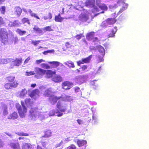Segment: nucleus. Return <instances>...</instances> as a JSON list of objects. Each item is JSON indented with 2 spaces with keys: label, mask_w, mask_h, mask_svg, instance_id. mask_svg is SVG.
Wrapping results in <instances>:
<instances>
[{
  "label": "nucleus",
  "mask_w": 149,
  "mask_h": 149,
  "mask_svg": "<svg viewBox=\"0 0 149 149\" xmlns=\"http://www.w3.org/2000/svg\"><path fill=\"white\" fill-rule=\"evenodd\" d=\"M25 104L23 102H21L22 106L18 103H16V107L18 111L19 115L22 118L25 116L27 111V108L25 105L26 104L28 107L30 108L32 107L33 104V103L30 99H26L25 100Z\"/></svg>",
  "instance_id": "nucleus-1"
},
{
  "label": "nucleus",
  "mask_w": 149,
  "mask_h": 149,
  "mask_svg": "<svg viewBox=\"0 0 149 149\" xmlns=\"http://www.w3.org/2000/svg\"><path fill=\"white\" fill-rule=\"evenodd\" d=\"M56 107L58 109H56L51 110L49 113V116H57L58 117L63 115L62 112H64L66 110V106L64 105L63 102L59 101L57 104Z\"/></svg>",
  "instance_id": "nucleus-2"
},
{
  "label": "nucleus",
  "mask_w": 149,
  "mask_h": 149,
  "mask_svg": "<svg viewBox=\"0 0 149 149\" xmlns=\"http://www.w3.org/2000/svg\"><path fill=\"white\" fill-rule=\"evenodd\" d=\"M30 118L32 119L35 120L38 118H39L40 120L44 119L45 118L47 117L45 115L40 114L37 111V109L36 108H31L30 111Z\"/></svg>",
  "instance_id": "nucleus-3"
},
{
  "label": "nucleus",
  "mask_w": 149,
  "mask_h": 149,
  "mask_svg": "<svg viewBox=\"0 0 149 149\" xmlns=\"http://www.w3.org/2000/svg\"><path fill=\"white\" fill-rule=\"evenodd\" d=\"M35 72L36 73V74L35 75V77L40 79L42 77L46 72V70L42 69L36 67L34 69Z\"/></svg>",
  "instance_id": "nucleus-4"
},
{
  "label": "nucleus",
  "mask_w": 149,
  "mask_h": 149,
  "mask_svg": "<svg viewBox=\"0 0 149 149\" xmlns=\"http://www.w3.org/2000/svg\"><path fill=\"white\" fill-rule=\"evenodd\" d=\"M0 38L3 43H5L7 40V33L3 29H1L0 31Z\"/></svg>",
  "instance_id": "nucleus-5"
},
{
  "label": "nucleus",
  "mask_w": 149,
  "mask_h": 149,
  "mask_svg": "<svg viewBox=\"0 0 149 149\" xmlns=\"http://www.w3.org/2000/svg\"><path fill=\"white\" fill-rule=\"evenodd\" d=\"M92 57V55H91L88 57L83 58L81 60H79L77 62V65L79 66L81 64H84V63H89L90 62V61L91 60Z\"/></svg>",
  "instance_id": "nucleus-6"
},
{
  "label": "nucleus",
  "mask_w": 149,
  "mask_h": 149,
  "mask_svg": "<svg viewBox=\"0 0 149 149\" xmlns=\"http://www.w3.org/2000/svg\"><path fill=\"white\" fill-rule=\"evenodd\" d=\"M73 86V84L68 81H65L62 83V88L66 90L69 89Z\"/></svg>",
  "instance_id": "nucleus-7"
},
{
  "label": "nucleus",
  "mask_w": 149,
  "mask_h": 149,
  "mask_svg": "<svg viewBox=\"0 0 149 149\" xmlns=\"http://www.w3.org/2000/svg\"><path fill=\"white\" fill-rule=\"evenodd\" d=\"M79 19L81 21L86 22L89 19V15L87 13H81L79 16Z\"/></svg>",
  "instance_id": "nucleus-8"
},
{
  "label": "nucleus",
  "mask_w": 149,
  "mask_h": 149,
  "mask_svg": "<svg viewBox=\"0 0 149 149\" xmlns=\"http://www.w3.org/2000/svg\"><path fill=\"white\" fill-rule=\"evenodd\" d=\"M39 91L38 89L34 90L31 92L29 95L31 97L36 99L39 97Z\"/></svg>",
  "instance_id": "nucleus-9"
},
{
  "label": "nucleus",
  "mask_w": 149,
  "mask_h": 149,
  "mask_svg": "<svg viewBox=\"0 0 149 149\" xmlns=\"http://www.w3.org/2000/svg\"><path fill=\"white\" fill-rule=\"evenodd\" d=\"M60 98V97H58L54 96H51L49 98V101L52 104H54L56 102L57 100Z\"/></svg>",
  "instance_id": "nucleus-10"
},
{
  "label": "nucleus",
  "mask_w": 149,
  "mask_h": 149,
  "mask_svg": "<svg viewBox=\"0 0 149 149\" xmlns=\"http://www.w3.org/2000/svg\"><path fill=\"white\" fill-rule=\"evenodd\" d=\"M54 92V90L52 88H49L45 90L44 95L45 96L48 97L53 95Z\"/></svg>",
  "instance_id": "nucleus-11"
},
{
  "label": "nucleus",
  "mask_w": 149,
  "mask_h": 149,
  "mask_svg": "<svg viewBox=\"0 0 149 149\" xmlns=\"http://www.w3.org/2000/svg\"><path fill=\"white\" fill-rule=\"evenodd\" d=\"M88 66L86 65H82L79 69H77L76 70V72L77 73L81 74L84 73L85 71L87 68Z\"/></svg>",
  "instance_id": "nucleus-12"
},
{
  "label": "nucleus",
  "mask_w": 149,
  "mask_h": 149,
  "mask_svg": "<svg viewBox=\"0 0 149 149\" xmlns=\"http://www.w3.org/2000/svg\"><path fill=\"white\" fill-rule=\"evenodd\" d=\"M52 80L55 82H60L62 80V77L58 75H55L52 78Z\"/></svg>",
  "instance_id": "nucleus-13"
},
{
  "label": "nucleus",
  "mask_w": 149,
  "mask_h": 149,
  "mask_svg": "<svg viewBox=\"0 0 149 149\" xmlns=\"http://www.w3.org/2000/svg\"><path fill=\"white\" fill-rule=\"evenodd\" d=\"M117 31V27L115 26L111 30V32L108 35V37L113 38L115 36V34Z\"/></svg>",
  "instance_id": "nucleus-14"
},
{
  "label": "nucleus",
  "mask_w": 149,
  "mask_h": 149,
  "mask_svg": "<svg viewBox=\"0 0 149 149\" xmlns=\"http://www.w3.org/2000/svg\"><path fill=\"white\" fill-rule=\"evenodd\" d=\"M95 35V32L92 31L89 32L86 34V39L87 40L92 41Z\"/></svg>",
  "instance_id": "nucleus-15"
},
{
  "label": "nucleus",
  "mask_w": 149,
  "mask_h": 149,
  "mask_svg": "<svg viewBox=\"0 0 149 149\" xmlns=\"http://www.w3.org/2000/svg\"><path fill=\"white\" fill-rule=\"evenodd\" d=\"M27 93L26 90L25 89H24L18 93L17 95L19 97L24 98L26 95Z\"/></svg>",
  "instance_id": "nucleus-16"
},
{
  "label": "nucleus",
  "mask_w": 149,
  "mask_h": 149,
  "mask_svg": "<svg viewBox=\"0 0 149 149\" xmlns=\"http://www.w3.org/2000/svg\"><path fill=\"white\" fill-rule=\"evenodd\" d=\"M9 145L13 149H20L19 144L18 143L10 142Z\"/></svg>",
  "instance_id": "nucleus-17"
},
{
  "label": "nucleus",
  "mask_w": 149,
  "mask_h": 149,
  "mask_svg": "<svg viewBox=\"0 0 149 149\" xmlns=\"http://www.w3.org/2000/svg\"><path fill=\"white\" fill-rule=\"evenodd\" d=\"M46 72L45 74V77L47 78H50L52 76L53 74H54L56 73L55 71H52V70H46Z\"/></svg>",
  "instance_id": "nucleus-18"
},
{
  "label": "nucleus",
  "mask_w": 149,
  "mask_h": 149,
  "mask_svg": "<svg viewBox=\"0 0 149 149\" xmlns=\"http://www.w3.org/2000/svg\"><path fill=\"white\" fill-rule=\"evenodd\" d=\"M14 14L17 17H19L20 15L22 10L19 7H17L14 8Z\"/></svg>",
  "instance_id": "nucleus-19"
},
{
  "label": "nucleus",
  "mask_w": 149,
  "mask_h": 149,
  "mask_svg": "<svg viewBox=\"0 0 149 149\" xmlns=\"http://www.w3.org/2000/svg\"><path fill=\"white\" fill-rule=\"evenodd\" d=\"M69 18L61 17L60 14H59L58 15L55 16L54 20L56 22H61L64 19H68Z\"/></svg>",
  "instance_id": "nucleus-20"
},
{
  "label": "nucleus",
  "mask_w": 149,
  "mask_h": 149,
  "mask_svg": "<svg viewBox=\"0 0 149 149\" xmlns=\"http://www.w3.org/2000/svg\"><path fill=\"white\" fill-rule=\"evenodd\" d=\"M77 143L79 147H81L86 145L87 141L86 140L78 139L77 141Z\"/></svg>",
  "instance_id": "nucleus-21"
},
{
  "label": "nucleus",
  "mask_w": 149,
  "mask_h": 149,
  "mask_svg": "<svg viewBox=\"0 0 149 149\" xmlns=\"http://www.w3.org/2000/svg\"><path fill=\"white\" fill-rule=\"evenodd\" d=\"M94 3L95 1L93 0H87L85 2V5L86 7H91L94 5Z\"/></svg>",
  "instance_id": "nucleus-22"
},
{
  "label": "nucleus",
  "mask_w": 149,
  "mask_h": 149,
  "mask_svg": "<svg viewBox=\"0 0 149 149\" xmlns=\"http://www.w3.org/2000/svg\"><path fill=\"white\" fill-rule=\"evenodd\" d=\"M14 60L13 59L9 58L7 59H2L0 61V63L1 64H7L8 62H13Z\"/></svg>",
  "instance_id": "nucleus-23"
},
{
  "label": "nucleus",
  "mask_w": 149,
  "mask_h": 149,
  "mask_svg": "<svg viewBox=\"0 0 149 149\" xmlns=\"http://www.w3.org/2000/svg\"><path fill=\"white\" fill-rule=\"evenodd\" d=\"M96 47L99 52L101 53V55H104L105 54V51L104 47L101 45H100L97 46Z\"/></svg>",
  "instance_id": "nucleus-24"
},
{
  "label": "nucleus",
  "mask_w": 149,
  "mask_h": 149,
  "mask_svg": "<svg viewBox=\"0 0 149 149\" xmlns=\"http://www.w3.org/2000/svg\"><path fill=\"white\" fill-rule=\"evenodd\" d=\"M8 25L10 27H17L19 26L20 23L17 21H15L13 22H10Z\"/></svg>",
  "instance_id": "nucleus-25"
},
{
  "label": "nucleus",
  "mask_w": 149,
  "mask_h": 149,
  "mask_svg": "<svg viewBox=\"0 0 149 149\" xmlns=\"http://www.w3.org/2000/svg\"><path fill=\"white\" fill-rule=\"evenodd\" d=\"M122 4L123 5V7L122 8H120V10L118 11V14H120L123 11L127 9L128 7V5L127 3H123Z\"/></svg>",
  "instance_id": "nucleus-26"
},
{
  "label": "nucleus",
  "mask_w": 149,
  "mask_h": 149,
  "mask_svg": "<svg viewBox=\"0 0 149 149\" xmlns=\"http://www.w3.org/2000/svg\"><path fill=\"white\" fill-rule=\"evenodd\" d=\"M14 60V62H12L14 64V65L18 66H19L21 63L22 59L21 58L17 59V58L15 60Z\"/></svg>",
  "instance_id": "nucleus-27"
},
{
  "label": "nucleus",
  "mask_w": 149,
  "mask_h": 149,
  "mask_svg": "<svg viewBox=\"0 0 149 149\" xmlns=\"http://www.w3.org/2000/svg\"><path fill=\"white\" fill-rule=\"evenodd\" d=\"M107 21L108 25H111L114 24L116 21V19L115 18H111L107 19Z\"/></svg>",
  "instance_id": "nucleus-28"
},
{
  "label": "nucleus",
  "mask_w": 149,
  "mask_h": 149,
  "mask_svg": "<svg viewBox=\"0 0 149 149\" xmlns=\"http://www.w3.org/2000/svg\"><path fill=\"white\" fill-rule=\"evenodd\" d=\"M61 98L63 101H70L72 100V98L71 96L66 95H62Z\"/></svg>",
  "instance_id": "nucleus-29"
},
{
  "label": "nucleus",
  "mask_w": 149,
  "mask_h": 149,
  "mask_svg": "<svg viewBox=\"0 0 149 149\" xmlns=\"http://www.w3.org/2000/svg\"><path fill=\"white\" fill-rule=\"evenodd\" d=\"M17 116L18 115L17 113L15 112L9 115L8 117V119H15L17 118Z\"/></svg>",
  "instance_id": "nucleus-30"
},
{
  "label": "nucleus",
  "mask_w": 149,
  "mask_h": 149,
  "mask_svg": "<svg viewBox=\"0 0 149 149\" xmlns=\"http://www.w3.org/2000/svg\"><path fill=\"white\" fill-rule=\"evenodd\" d=\"M49 63L53 65L55 67H57L58 65H61V67H62L63 66V65L60 63V62L58 61H52L49 62H48Z\"/></svg>",
  "instance_id": "nucleus-31"
},
{
  "label": "nucleus",
  "mask_w": 149,
  "mask_h": 149,
  "mask_svg": "<svg viewBox=\"0 0 149 149\" xmlns=\"http://www.w3.org/2000/svg\"><path fill=\"white\" fill-rule=\"evenodd\" d=\"M31 145L30 144L24 143L22 146L23 149H31Z\"/></svg>",
  "instance_id": "nucleus-32"
},
{
  "label": "nucleus",
  "mask_w": 149,
  "mask_h": 149,
  "mask_svg": "<svg viewBox=\"0 0 149 149\" xmlns=\"http://www.w3.org/2000/svg\"><path fill=\"white\" fill-rule=\"evenodd\" d=\"M64 64L70 68H73L74 67V63L73 62L71 61H69L66 62L64 63Z\"/></svg>",
  "instance_id": "nucleus-33"
},
{
  "label": "nucleus",
  "mask_w": 149,
  "mask_h": 149,
  "mask_svg": "<svg viewBox=\"0 0 149 149\" xmlns=\"http://www.w3.org/2000/svg\"><path fill=\"white\" fill-rule=\"evenodd\" d=\"M3 113L4 115H7L8 113L7 107L6 106H4L2 109Z\"/></svg>",
  "instance_id": "nucleus-34"
},
{
  "label": "nucleus",
  "mask_w": 149,
  "mask_h": 149,
  "mask_svg": "<svg viewBox=\"0 0 149 149\" xmlns=\"http://www.w3.org/2000/svg\"><path fill=\"white\" fill-rule=\"evenodd\" d=\"M52 132L50 130L47 131L45 134V137H49L51 136L52 135Z\"/></svg>",
  "instance_id": "nucleus-35"
},
{
  "label": "nucleus",
  "mask_w": 149,
  "mask_h": 149,
  "mask_svg": "<svg viewBox=\"0 0 149 149\" xmlns=\"http://www.w3.org/2000/svg\"><path fill=\"white\" fill-rule=\"evenodd\" d=\"M45 32L47 31H53V29L51 28V26H47L44 27L42 29Z\"/></svg>",
  "instance_id": "nucleus-36"
},
{
  "label": "nucleus",
  "mask_w": 149,
  "mask_h": 149,
  "mask_svg": "<svg viewBox=\"0 0 149 149\" xmlns=\"http://www.w3.org/2000/svg\"><path fill=\"white\" fill-rule=\"evenodd\" d=\"M99 7L101 10H106L108 8L107 6L104 4H102L99 6Z\"/></svg>",
  "instance_id": "nucleus-37"
},
{
  "label": "nucleus",
  "mask_w": 149,
  "mask_h": 149,
  "mask_svg": "<svg viewBox=\"0 0 149 149\" xmlns=\"http://www.w3.org/2000/svg\"><path fill=\"white\" fill-rule=\"evenodd\" d=\"M16 31L20 36H22L26 32L25 31H22L20 29H17Z\"/></svg>",
  "instance_id": "nucleus-38"
},
{
  "label": "nucleus",
  "mask_w": 149,
  "mask_h": 149,
  "mask_svg": "<svg viewBox=\"0 0 149 149\" xmlns=\"http://www.w3.org/2000/svg\"><path fill=\"white\" fill-rule=\"evenodd\" d=\"M12 88H16L18 85V82L17 81H15L13 82L10 83Z\"/></svg>",
  "instance_id": "nucleus-39"
},
{
  "label": "nucleus",
  "mask_w": 149,
  "mask_h": 149,
  "mask_svg": "<svg viewBox=\"0 0 149 149\" xmlns=\"http://www.w3.org/2000/svg\"><path fill=\"white\" fill-rule=\"evenodd\" d=\"M35 72L33 71H29L28 70L26 71L25 73V75L27 76H31L35 74Z\"/></svg>",
  "instance_id": "nucleus-40"
},
{
  "label": "nucleus",
  "mask_w": 149,
  "mask_h": 149,
  "mask_svg": "<svg viewBox=\"0 0 149 149\" xmlns=\"http://www.w3.org/2000/svg\"><path fill=\"white\" fill-rule=\"evenodd\" d=\"M22 23L24 24H29V21L28 19L26 18H24L22 20Z\"/></svg>",
  "instance_id": "nucleus-41"
},
{
  "label": "nucleus",
  "mask_w": 149,
  "mask_h": 149,
  "mask_svg": "<svg viewBox=\"0 0 149 149\" xmlns=\"http://www.w3.org/2000/svg\"><path fill=\"white\" fill-rule=\"evenodd\" d=\"M52 17V14L49 13L48 15L47 16H45L43 17V18L45 20H47L48 19H51Z\"/></svg>",
  "instance_id": "nucleus-42"
},
{
  "label": "nucleus",
  "mask_w": 149,
  "mask_h": 149,
  "mask_svg": "<svg viewBox=\"0 0 149 149\" xmlns=\"http://www.w3.org/2000/svg\"><path fill=\"white\" fill-rule=\"evenodd\" d=\"M7 80L9 82L13 81L15 79V77L13 76H9L7 77Z\"/></svg>",
  "instance_id": "nucleus-43"
},
{
  "label": "nucleus",
  "mask_w": 149,
  "mask_h": 149,
  "mask_svg": "<svg viewBox=\"0 0 149 149\" xmlns=\"http://www.w3.org/2000/svg\"><path fill=\"white\" fill-rule=\"evenodd\" d=\"M42 68L45 69L50 68V67L48 65L45 63H42L40 65Z\"/></svg>",
  "instance_id": "nucleus-44"
},
{
  "label": "nucleus",
  "mask_w": 149,
  "mask_h": 149,
  "mask_svg": "<svg viewBox=\"0 0 149 149\" xmlns=\"http://www.w3.org/2000/svg\"><path fill=\"white\" fill-rule=\"evenodd\" d=\"M5 88L6 89H11L12 88L10 83H7L4 86Z\"/></svg>",
  "instance_id": "nucleus-45"
},
{
  "label": "nucleus",
  "mask_w": 149,
  "mask_h": 149,
  "mask_svg": "<svg viewBox=\"0 0 149 149\" xmlns=\"http://www.w3.org/2000/svg\"><path fill=\"white\" fill-rule=\"evenodd\" d=\"M108 25L109 24L107 23V19L105 21H103L102 24V26L103 27L105 28L107 27Z\"/></svg>",
  "instance_id": "nucleus-46"
},
{
  "label": "nucleus",
  "mask_w": 149,
  "mask_h": 149,
  "mask_svg": "<svg viewBox=\"0 0 149 149\" xmlns=\"http://www.w3.org/2000/svg\"><path fill=\"white\" fill-rule=\"evenodd\" d=\"M104 55H101L98 56V62H100L103 61V58Z\"/></svg>",
  "instance_id": "nucleus-47"
},
{
  "label": "nucleus",
  "mask_w": 149,
  "mask_h": 149,
  "mask_svg": "<svg viewBox=\"0 0 149 149\" xmlns=\"http://www.w3.org/2000/svg\"><path fill=\"white\" fill-rule=\"evenodd\" d=\"M6 8L5 6H2L0 8V10L1 13L2 14H4L5 12Z\"/></svg>",
  "instance_id": "nucleus-48"
},
{
  "label": "nucleus",
  "mask_w": 149,
  "mask_h": 149,
  "mask_svg": "<svg viewBox=\"0 0 149 149\" xmlns=\"http://www.w3.org/2000/svg\"><path fill=\"white\" fill-rule=\"evenodd\" d=\"M33 29L36 31L38 32L39 33H41L42 32V31L41 29L35 26L34 28Z\"/></svg>",
  "instance_id": "nucleus-49"
},
{
  "label": "nucleus",
  "mask_w": 149,
  "mask_h": 149,
  "mask_svg": "<svg viewBox=\"0 0 149 149\" xmlns=\"http://www.w3.org/2000/svg\"><path fill=\"white\" fill-rule=\"evenodd\" d=\"M65 46L68 48H73L74 46L71 45L69 42H66L65 44Z\"/></svg>",
  "instance_id": "nucleus-50"
},
{
  "label": "nucleus",
  "mask_w": 149,
  "mask_h": 149,
  "mask_svg": "<svg viewBox=\"0 0 149 149\" xmlns=\"http://www.w3.org/2000/svg\"><path fill=\"white\" fill-rule=\"evenodd\" d=\"M92 42H93L94 43H95V42H99L100 40L97 37L94 38L93 37V38L92 39Z\"/></svg>",
  "instance_id": "nucleus-51"
},
{
  "label": "nucleus",
  "mask_w": 149,
  "mask_h": 149,
  "mask_svg": "<svg viewBox=\"0 0 149 149\" xmlns=\"http://www.w3.org/2000/svg\"><path fill=\"white\" fill-rule=\"evenodd\" d=\"M40 42V40H37V41L32 40V43L33 44L35 45H37L38 44H39Z\"/></svg>",
  "instance_id": "nucleus-52"
},
{
  "label": "nucleus",
  "mask_w": 149,
  "mask_h": 149,
  "mask_svg": "<svg viewBox=\"0 0 149 149\" xmlns=\"http://www.w3.org/2000/svg\"><path fill=\"white\" fill-rule=\"evenodd\" d=\"M82 35V34H80L79 35H77L76 36H75V37L77 39H78V40H79V39H81L82 37L83 36Z\"/></svg>",
  "instance_id": "nucleus-53"
},
{
  "label": "nucleus",
  "mask_w": 149,
  "mask_h": 149,
  "mask_svg": "<svg viewBox=\"0 0 149 149\" xmlns=\"http://www.w3.org/2000/svg\"><path fill=\"white\" fill-rule=\"evenodd\" d=\"M36 63L37 64H38L42 62H45V61L42 59H40V60H36Z\"/></svg>",
  "instance_id": "nucleus-54"
},
{
  "label": "nucleus",
  "mask_w": 149,
  "mask_h": 149,
  "mask_svg": "<svg viewBox=\"0 0 149 149\" xmlns=\"http://www.w3.org/2000/svg\"><path fill=\"white\" fill-rule=\"evenodd\" d=\"M31 16L32 17H34L37 19H40L39 17L37 16V15L34 13H32L31 14Z\"/></svg>",
  "instance_id": "nucleus-55"
},
{
  "label": "nucleus",
  "mask_w": 149,
  "mask_h": 149,
  "mask_svg": "<svg viewBox=\"0 0 149 149\" xmlns=\"http://www.w3.org/2000/svg\"><path fill=\"white\" fill-rule=\"evenodd\" d=\"M18 134L19 136H27L28 135V134H27L23 132L18 133Z\"/></svg>",
  "instance_id": "nucleus-56"
},
{
  "label": "nucleus",
  "mask_w": 149,
  "mask_h": 149,
  "mask_svg": "<svg viewBox=\"0 0 149 149\" xmlns=\"http://www.w3.org/2000/svg\"><path fill=\"white\" fill-rule=\"evenodd\" d=\"M63 143H64L63 139L62 140L60 143L58 144L57 145L56 147H59L61 146Z\"/></svg>",
  "instance_id": "nucleus-57"
},
{
  "label": "nucleus",
  "mask_w": 149,
  "mask_h": 149,
  "mask_svg": "<svg viewBox=\"0 0 149 149\" xmlns=\"http://www.w3.org/2000/svg\"><path fill=\"white\" fill-rule=\"evenodd\" d=\"M6 134L8 136H10L11 138H13V136L10 133L8 132H6L4 133Z\"/></svg>",
  "instance_id": "nucleus-58"
},
{
  "label": "nucleus",
  "mask_w": 149,
  "mask_h": 149,
  "mask_svg": "<svg viewBox=\"0 0 149 149\" xmlns=\"http://www.w3.org/2000/svg\"><path fill=\"white\" fill-rule=\"evenodd\" d=\"M4 23L3 18L1 17H0V24H4Z\"/></svg>",
  "instance_id": "nucleus-59"
},
{
  "label": "nucleus",
  "mask_w": 149,
  "mask_h": 149,
  "mask_svg": "<svg viewBox=\"0 0 149 149\" xmlns=\"http://www.w3.org/2000/svg\"><path fill=\"white\" fill-rule=\"evenodd\" d=\"M77 121L79 124H81L83 123V121L81 119H78L77 120Z\"/></svg>",
  "instance_id": "nucleus-60"
},
{
  "label": "nucleus",
  "mask_w": 149,
  "mask_h": 149,
  "mask_svg": "<svg viewBox=\"0 0 149 149\" xmlns=\"http://www.w3.org/2000/svg\"><path fill=\"white\" fill-rule=\"evenodd\" d=\"M30 57H28L26 59V60H25L24 62V63H27L30 60Z\"/></svg>",
  "instance_id": "nucleus-61"
},
{
  "label": "nucleus",
  "mask_w": 149,
  "mask_h": 149,
  "mask_svg": "<svg viewBox=\"0 0 149 149\" xmlns=\"http://www.w3.org/2000/svg\"><path fill=\"white\" fill-rule=\"evenodd\" d=\"M4 144L1 140L0 139V147H3Z\"/></svg>",
  "instance_id": "nucleus-62"
},
{
  "label": "nucleus",
  "mask_w": 149,
  "mask_h": 149,
  "mask_svg": "<svg viewBox=\"0 0 149 149\" xmlns=\"http://www.w3.org/2000/svg\"><path fill=\"white\" fill-rule=\"evenodd\" d=\"M68 149H74V146L72 145L67 148Z\"/></svg>",
  "instance_id": "nucleus-63"
},
{
  "label": "nucleus",
  "mask_w": 149,
  "mask_h": 149,
  "mask_svg": "<svg viewBox=\"0 0 149 149\" xmlns=\"http://www.w3.org/2000/svg\"><path fill=\"white\" fill-rule=\"evenodd\" d=\"M64 141V143H66L68 141H70V140L69 139V138H66L65 139H63Z\"/></svg>",
  "instance_id": "nucleus-64"
}]
</instances>
